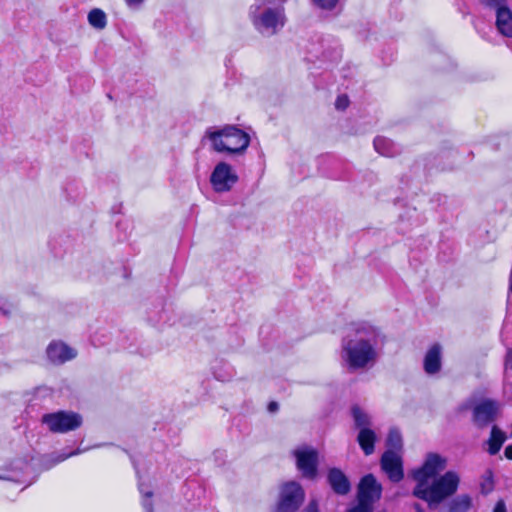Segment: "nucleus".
<instances>
[{
    "instance_id": "36",
    "label": "nucleus",
    "mask_w": 512,
    "mask_h": 512,
    "mask_svg": "<svg viewBox=\"0 0 512 512\" xmlns=\"http://www.w3.org/2000/svg\"><path fill=\"white\" fill-rule=\"evenodd\" d=\"M11 311L9 308H5L3 306H0V314L5 316V317H9Z\"/></svg>"
},
{
    "instance_id": "7",
    "label": "nucleus",
    "mask_w": 512,
    "mask_h": 512,
    "mask_svg": "<svg viewBox=\"0 0 512 512\" xmlns=\"http://www.w3.org/2000/svg\"><path fill=\"white\" fill-rule=\"evenodd\" d=\"M41 422L53 433H67L78 429L83 423V418L77 412L60 410L44 414Z\"/></svg>"
},
{
    "instance_id": "11",
    "label": "nucleus",
    "mask_w": 512,
    "mask_h": 512,
    "mask_svg": "<svg viewBox=\"0 0 512 512\" xmlns=\"http://www.w3.org/2000/svg\"><path fill=\"white\" fill-rule=\"evenodd\" d=\"M297 468L303 477L313 480L318 473V452L312 448L296 450L294 452Z\"/></svg>"
},
{
    "instance_id": "34",
    "label": "nucleus",
    "mask_w": 512,
    "mask_h": 512,
    "mask_svg": "<svg viewBox=\"0 0 512 512\" xmlns=\"http://www.w3.org/2000/svg\"><path fill=\"white\" fill-rule=\"evenodd\" d=\"M279 409V405L277 402L272 401L268 404V411L271 413L276 412Z\"/></svg>"
},
{
    "instance_id": "17",
    "label": "nucleus",
    "mask_w": 512,
    "mask_h": 512,
    "mask_svg": "<svg viewBox=\"0 0 512 512\" xmlns=\"http://www.w3.org/2000/svg\"><path fill=\"white\" fill-rule=\"evenodd\" d=\"M375 150L386 157H394L400 153V148L391 139L378 136L374 139Z\"/></svg>"
},
{
    "instance_id": "15",
    "label": "nucleus",
    "mask_w": 512,
    "mask_h": 512,
    "mask_svg": "<svg viewBox=\"0 0 512 512\" xmlns=\"http://www.w3.org/2000/svg\"><path fill=\"white\" fill-rule=\"evenodd\" d=\"M48 359L55 364H62L76 356L75 351L64 343L52 342L46 350Z\"/></svg>"
},
{
    "instance_id": "1",
    "label": "nucleus",
    "mask_w": 512,
    "mask_h": 512,
    "mask_svg": "<svg viewBox=\"0 0 512 512\" xmlns=\"http://www.w3.org/2000/svg\"><path fill=\"white\" fill-rule=\"evenodd\" d=\"M381 331L366 322L356 323L342 339L341 358L348 371L355 372L373 365L378 348L384 344Z\"/></svg>"
},
{
    "instance_id": "24",
    "label": "nucleus",
    "mask_w": 512,
    "mask_h": 512,
    "mask_svg": "<svg viewBox=\"0 0 512 512\" xmlns=\"http://www.w3.org/2000/svg\"><path fill=\"white\" fill-rule=\"evenodd\" d=\"M316 57L322 60L336 61L340 58V51L337 48H332L324 50L320 55L316 54Z\"/></svg>"
},
{
    "instance_id": "31",
    "label": "nucleus",
    "mask_w": 512,
    "mask_h": 512,
    "mask_svg": "<svg viewBox=\"0 0 512 512\" xmlns=\"http://www.w3.org/2000/svg\"><path fill=\"white\" fill-rule=\"evenodd\" d=\"M505 368L512 369V349H508L505 356Z\"/></svg>"
},
{
    "instance_id": "9",
    "label": "nucleus",
    "mask_w": 512,
    "mask_h": 512,
    "mask_svg": "<svg viewBox=\"0 0 512 512\" xmlns=\"http://www.w3.org/2000/svg\"><path fill=\"white\" fill-rule=\"evenodd\" d=\"M447 466V459L438 453L430 452L426 455L422 466L413 471L416 486H425L430 478H434Z\"/></svg>"
},
{
    "instance_id": "12",
    "label": "nucleus",
    "mask_w": 512,
    "mask_h": 512,
    "mask_svg": "<svg viewBox=\"0 0 512 512\" xmlns=\"http://www.w3.org/2000/svg\"><path fill=\"white\" fill-rule=\"evenodd\" d=\"M381 468L392 482L397 483L404 478L402 459L390 449L381 457Z\"/></svg>"
},
{
    "instance_id": "10",
    "label": "nucleus",
    "mask_w": 512,
    "mask_h": 512,
    "mask_svg": "<svg viewBox=\"0 0 512 512\" xmlns=\"http://www.w3.org/2000/svg\"><path fill=\"white\" fill-rule=\"evenodd\" d=\"M238 175L226 162L218 163L210 176V182L216 192H228L237 183Z\"/></svg>"
},
{
    "instance_id": "33",
    "label": "nucleus",
    "mask_w": 512,
    "mask_h": 512,
    "mask_svg": "<svg viewBox=\"0 0 512 512\" xmlns=\"http://www.w3.org/2000/svg\"><path fill=\"white\" fill-rule=\"evenodd\" d=\"M493 512H507L506 506L503 500H500L497 502V504L494 507Z\"/></svg>"
},
{
    "instance_id": "8",
    "label": "nucleus",
    "mask_w": 512,
    "mask_h": 512,
    "mask_svg": "<svg viewBox=\"0 0 512 512\" xmlns=\"http://www.w3.org/2000/svg\"><path fill=\"white\" fill-rule=\"evenodd\" d=\"M305 498L302 486L291 481L281 487L276 512H296Z\"/></svg>"
},
{
    "instance_id": "14",
    "label": "nucleus",
    "mask_w": 512,
    "mask_h": 512,
    "mask_svg": "<svg viewBox=\"0 0 512 512\" xmlns=\"http://www.w3.org/2000/svg\"><path fill=\"white\" fill-rule=\"evenodd\" d=\"M442 368V346L434 343L426 352L423 360V369L426 374L434 375Z\"/></svg>"
},
{
    "instance_id": "35",
    "label": "nucleus",
    "mask_w": 512,
    "mask_h": 512,
    "mask_svg": "<svg viewBox=\"0 0 512 512\" xmlns=\"http://www.w3.org/2000/svg\"><path fill=\"white\" fill-rule=\"evenodd\" d=\"M504 454L506 456V458L512 460V444L508 445L505 450H504Z\"/></svg>"
},
{
    "instance_id": "13",
    "label": "nucleus",
    "mask_w": 512,
    "mask_h": 512,
    "mask_svg": "<svg viewBox=\"0 0 512 512\" xmlns=\"http://www.w3.org/2000/svg\"><path fill=\"white\" fill-rule=\"evenodd\" d=\"M327 483L332 491L339 496H345L351 491L350 480L339 468L333 467L328 470Z\"/></svg>"
},
{
    "instance_id": "5",
    "label": "nucleus",
    "mask_w": 512,
    "mask_h": 512,
    "mask_svg": "<svg viewBox=\"0 0 512 512\" xmlns=\"http://www.w3.org/2000/svg\"><path fill=\"white\" fill-rule=\"evenodd\" d=\"M471 410V422L480 430L491 425L499 418L502 413V404L492 398H482L478 401L465 402L460 405L459 411Z\"/></svg>"
},
{
    "instance_id": "32",
    "label": "nucleus",
    "mask_w": 512,
    "mask_h": 512,
    "mask_svg": "<svg viewBox=\"0 0 512 512\" xmlns=\"http://www.w3.org/2000/svg\"><path fill=\"white\" fill-rule=\"evenodd\" d=\"M126 4L130 8H138L144 2V0H125Z\"/></svg>"
},
{
    "instance_id": "37",
    "label": "nucleus",
    "mask_w": 512,
    "mask_h": 512,
    "mask_svg": "<svg viewBox=\"0 0 512 512\" xmlns=\"http://www.w3.org/2000/svg\"><path fill=\"white\" fill-rule=\"evenodd\" d=\"M0 479L8 480V481H18L14 476L5 475V474H0Z\"/></svg>"
},
{
    "instance_id": "4",
    "label": "nucleus",
    "mask_w": 512,
    "mask_h": 512,
    "mask_svg": "<svg viewBox=\"0 0 512 512\" xmlns=\"http://www.w3.org/2000/svg\"><path fill=\"white\" fill-rule=\"evenodd\" d=\"M206 136L215 151L229 154H242L250 143L249 135L235 125H226L217 130L209 128Z\"/></svg>"
},
{
    "instance_id": "38",
    "label": "nucleus",
    "mask_w": 512,
    "mask_h": 512,
    "mask_svg": "<svg viewBox=\"0 0 512 512\" xmlns=\"http://www.w3.org/2000/svg\"><path fill=\"white\" fill-rule=\"evenodd\" d=\"M414 508H415L416 512H424L423 508H422V507H421V505H420V504H418V503H416V504L414 505Z\"/></svg>"
},
{
    "instance_id": "25",
    "label": "nucleus",
    "mask_w": 512,
    "mask_h": 512,
    "mask_svg": "<svg viewBox=\"0 0 512 512\" xmlns=\"http://www.w3.org/2000/svg\"><path fill=\"white\" fill-rule=\"evenodd\" d=\"M479 2L486 8L496 11L499 7L508 4V0H479Z\"/></svg>"
},
{
    "instance_id": "21",
    "label": "nucleus",
    "mask_w": 512,
    "mask_h": 512,
    "mask_svg": "<svg viewBox=\"0 0 512 512\" xmlns=\"http://www.w3.org/2000/svg\"><path fill=\"white\" fill-rule=\"evenodd\" d=\"M351 415L357 428H368L371 425L369 415L364 412L358 405L352 406Z\"/></svg>"
},
{
    "instance_id": "6",
    "label": "nucleus",
    "mask_w": 512,
    "mask_h": 512,
    "mask_svg": "<svg viewBox=\"0 0 512 512\" xmlns=\"http://www.w3.org/2000/svg\"><path fill=\"white\" fill-rule=\"evenodd\" d=\"M382 495V486L373 474L363 476L358 484L357 505L346 512H373V504Z\"/></svg>"
},
{
    "instance_id": "2",
    "label": "nucleus",
    "mask_w": 512,
    "mask_h": 512,
    "mask_svg": "<svg viewBox=\"0 0 512 512\" xmlns=\"http://www.w3.org/2000/svg\"><path fill=\"white\" fill-rule=\"evenodd\" d=\"M287 0H254L249 7V18L263 36H273L286 23L284 4Z\"/></svg>"
},
{
    "instance_id": "16",
    "label": "nucleus",
    "mask_w": 512,
    "mask_h": 512,
    "mask_svg": "<svg viewBox=\"0 0 512 512\" xmlns=\"http://www.w3.org/2000/svg\"><path fill=\"white\" fill-rule=\"evenodd\" d=\"M495 27L499 34L504 37L512 38V11L508 4L499 7L496 11Z\"/></svg>"
},
{
    "instance_id": "30",
    "label": "nucleus",
    "mask_w": 512,
    "mask_h": 512,
    "mask_svg": "<svg viewBox=\"0 0 512 512\" xmlns=\"http://www.w3.org/2000/svg\"><path fill=\"white\" fill-rule=\"evenodd\" d=\"M301 512H320L318 501L312 499Z\"/></svg>"
},
{
    "instance_id": "22",
    "label": "nucleus",
    "mask_w": 512,
    "mask_h": 512,
    "mask_svg": "<svg viewBox=\"0 0 512 512\" xmlns=\"http://www.w3.org/2000/svg\"><path fill=\"white\" fill-rule=\"evenodd\" d=\"M88 22L96 29H104L107 25L106 14L101 9L94 8L88 14Z\"/></svg>"
},
{
    "instance_id": "3",
    "label": "nucleus",
    "mask_w": 512,
    "mask_h": 512,
    "mask_svg": "<svg viewBox=\"0 0 512 512\" xmlns=\"http://www.w3.org/2000/svg\"><path fill=\"white\" fill-rule=\"evenodd\" d=\"M460 483L458 474L454 471H447L444 475L436 478L430 486H415L413 496L424 500L430 508H435L445 499L455 494Z\"/></svg>"
},
{
    "instance_id": "28",
    "label": "nucleus",
    "mask_w": 512,
    "mask_h": 512,
    "mask_svg": "<svg viewBox=\"0 0 512 512\" xmlns=\"http://www.w3.org/2000/svg\"><path fill=\"white\" fill-rule=\"evenodd\" d=\"M313 3L321 9L332 10L336 7L339 0H312Z\"/></svg>"
},
{
    "instance_id": "27",
    "label": "nucleus",
    "mask_w": 512,
    "mask_h": 512,
    "mask_svg": "<svg viewBox=\"0 0 512 512\" xmlns=\"http://www.w3.org/2000/svg\"><path fill=\"white\" fill-rule=\"evenodd\" d=\"M140 491L143 493L144 498L142 500V506L145 512H153V504L151 501V497L153 493L151 491L144 492L141 488Z\"/></svg>"
},
{
    "instance_id": "18",
    "label": "nucleus",
    "mask_w": 512,
    "mask_h": 512,
    "mask_svg": "<svg viewBox=\"0 0 512 512\" xmlns=\"http://www.w3.org/2000/svg\"><path fill=\"white\" fill-rule=\"evenodd\" d=\"M357 442L365 455H371L375 450L376 434L370 428H362L357 436Z\"/></svg>"
},
{
    "instance_id": "29",
    "label": "nucleus",
    "mask_w": 512,
    "mask_h": 512,
    "mask_svg": "<svg viewBox=\"0 0 512 512\" xmlns=\"http://www.w3.org/2000/svg\"><path fill=\"white\" fill-rule=\"evenodd\" d=\"M349 106V98L347 95H339L335 101V107L337 110H345Z\"/></svg>"
},
{
    "instance_id": "20",
    "label": "nucleus",
    "mask_w": 512,
    "mask_h": 512,
    "mask_svg": "<svg viewBox=\"0 0 512 512\" xmlns=\"http://www.w3.org/2000/svg\"><path fill=\"white\" fill-rule=\"evenodd\" d=\"M471 504L472 500L469 495H459L449 503L448 512H467Z\"/></svg>"
},
{
    "instance_id": "23",
    "label": "nucleus",
    "mask_w": 512,
    "mask_h": 512,
    "mask_svg": "<svg viewBox=\"0 0 512 512\" xmlns=\"http://www.w3.org/2000/svg\"><path fill=\"white\" fill-rule=\"evenodd\" d=\"M386 445L389 448L393 449H401L402 447V436L398 429L392 428L388 433V437L386 440Z\"/></svg>"
},
{
    "instance_id": "19",
    "label": "nucleus",
    "mask_w": 512,
    "mask_h": 512,
    "mask_svg": "<svg viewBox=\"0 0 512 512\" xmlns=\"http://www.w3.org/2000/svg\"><path fill=\"white\" fill-rule=\"evenodd\" d=\"M505 440L506 434L497 425H492L490 437L487 440L488 453L490 455H496L500 451Z\"/></svg>"
},
{
    "instance_id": "26",
    "label": "nucleus",
    "mask_w": 512,
    "mask_h": 512,
    "mask_svg": "<svg viewBox=\"0 0 512 512\" xmlns=\"http://www.w3.org/2000/svg\"><path fill=\"white\" fill-rule=\"evenodd\" d=\"M80 453H81L80 449H76V450H74L72 452H69V453H58L54 458H52L51 464H50L49 468L54 466V465H56V464H58V463H60V462H62V461H64V460H66L67 458H69L71 456L78 455Z\"/></svg>"
}]
</instances>
